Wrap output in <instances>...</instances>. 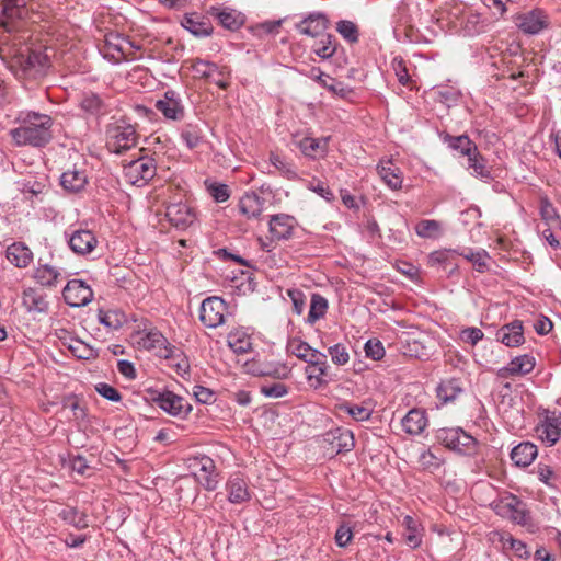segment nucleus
<instances>
[{
	"mask_svg": "<svg viewBox=\"0 0 561 561\" xmlns=\"http://www.w3.org/2000/svg\"><path fill=\"white\" fill-rule=\"evenodd\" d=\"M13 122L18 126L9 130V136L16 147L43 148L53 139L54 119L48 114L22 110Z\"/></svg>",
	"mask_w": 561,
	"mask_h": 561,
	"instance_id": "obj_1",
	"label": "nucleus"
},
{
	"mask_svg": "<svg viewBox=\"0 0 561 561\" xmlns=\"http://www.w3.org/2000/svg\"><path fill=\"white\" fill-rule=\"evenodd\" d=\"M138 134L136 127L126 121H118L106 127V148L110 152L122 154L136 147Z\"/></svg>",
	"mask_w": 561,
	"mask_h": 561,
	"instance_id": "obj_2",
	"label": "nucleus"
},
{
	"mask_svg": "<svg viewBox=\"0 0 561 561\" xmlns=\"http://www.w3.org/2000/svg\"><path fill=\"white\" fill-rule=\"evenodd\" d=\"M49 66L50 60L46 49H28L27 54H20L13 65L18 76L30 79L44 76Z\"/></svg>",
	"mask_w": 561,
	"mask_h": 561,
	"instance_id": "obj_3",
	"label": "nucleus"
},
{
	"mask_svg": "<svg viewBox=\"0 0 561 561\" xmlns=\"http://www.w3.org/2000/svg\"><path fill=\"white\" fill-rule=\"evenodd\" d=\"M31 0H0V25L7 32H14L20 24L30 18Z\"/></svg>",
	"mask_w": 561,
	"mask_h": 561,
	"instance_id": "obj_4",
	"label": "nucleus"
},
{
	"mask_svg": "<svg viewBox=\"0 0 561 561\" xmlns=\"http://www.w3.org/2000/svg\"><path fill=\"white\" fill-rule=\"evenodd\" d=\"M123 172L127 183L141 187L154 178L157 164L152 157L142 156L125 164Z\"/></svg>",
	"mask_w": 561,
	"mask_h": 561,
	"instance_id": "obj_5",
	"label": "nucleus"
},
{
	"mask_svg": "<svg viewBox=\"0 0 561 561\" xmlns=\"http://www.w3.org/2000/svg\"><path fill=\"white\" fill-rule=\"evenodd\" d=\"M438 438L450 450L462 455L476 453L477 440L462 428H444L439 431Z\"/></svg>",
	"mask_w": 561,
	"mask_h": 561,
	"instance_id": "obj_6",
	"label": "nucleus"
},
{
	"mask_svg": "<svg viewBox=\"0 0 561 561\" xmlns=\"http://www.w3.org/2000/svg\"><path fill=\"white\" fill-rule=\"evenodd\" d=\"M495 512L515 524L522 526L530 525V513L527 510V505L515 495L511 494L501 499L495 504Z\"/></svg>",
	"mask_w": 561,
	"mask_h": 561,
	"instance_id": "obj_7",
	"label": "nucleus"
},
{
	"mask_svg": "<svg viewBox=\"0 0 561 561\" xmlns=\"http://www.w3.org/2000/svg\"><path fill=\"white\" fill-rule=\"evenodd\" d=\"M227 306L222 298L213 296L203 300L199 320L207 328H217L224 323Z\"/></svg>",
	"mask_w": 561,
	"mask_h": 561,
	"instance_id": "obj_8",
	"label": "nucleus"
},
{
	"mask_svg": "<svg viewBox=\"0 0 561 561\" xmlns=\"http://www.w3.org/2000/svg\"><path fill=\"white\" fill-rule=\"evenodd\" d=\"M65 236L70 250L78 255L90 254L98 245V239L90 229H69Z\"/></svg>",
	"mask_w": 561,
	"mask_h": 561,
	"instance_id": "obj_9",
	"label": "nucleus"
},
{
	"mask_svg": "<svg viewBox=\"0 0 561 561\" xmlns=\"http://www.w3.org/2000/svg\"><path fill=\"white\" fill-rule=\"evenodd\" d=\"M62 297L70 307L87 306L93 298V291L89 285L81 279H71L62 290Z\"/></svg>",
	"mask_w": 561,
	"mask_h": 561,
	"instance_id": "obj_10",
	"label": "nucleus"
},
{
	"mask_svg": "<svg viewBox=\"0 0 561 561\" xmlns=\"http://www.w3.org/2000/svg\"><path fill=\"white\" fill-rule=\"evenodd\" d=\"M538 437L548 446H553L561 434V411L545 412V417L537 426Z\"/></svg>",
	"mask_w": 561,
	"mask_h": 561,
	"instance_id": "obj_11",
	"label": "nucleus"
},
{
	"mask_svg": "<svg viewBox=\"0 0 561 561\" xmlns=\"http://www.w3.org/2000/svg\"><path fill=\"white\" fill-rule=\"evenodd\" d=\"M515 23L525 34L536 35L549 26V16L540 9L516 15Z\"/></svg>",
	"mask_w": 561,
	"mask_h": 561,
	"instance_id": "obj_12",
	"label": "nucleus"
},
{
	"mask_svg": "<svg viewBox=\"0 0 561 561\" xmlns=\"http://www.w3.org/2000/svg\"><path fill=\"white\" fill-rule=\"evenodd\" d=\"M194 466L198 470L194 473L198 483L208 491H214L218 485L216 466L210 457L202 456L194 459Z\"/></svg>",
	"mask_w": 561,
	"mask_h": 561,
	"instance_id": "obj_13",
	"label": "nucleus"
},
{
	"mask_svg": "<svg viewBox=\"0 0 561 561\" xmlns=\"http://www.w3.org/2000/svg\"><path fill=\"white\" fill-rule=\"evenodd\" d=\"M137 344L147 351L154 352L157 355L161 357L168 358L170 356V350L168 348V340L160 331L156 329H150L149 331L146 332H139Z\"/></svg>",
	"mask_w": 561,
	"mask_h": 561,
	"instance_id": "obj_14",
	"label": "nucleus"
},
{
	"mask_svg": "<svg viewBox=\"0 0 561 561\" xmlns=\"http://www.w3.org/2000/svg\"><path fill=\"white\" fill-rule=\"evenodd\" d=\"M154 402L159 405L160 409L173 416L187 415L192 410V407L185 401L184 398L171 391L159 393V396L154 398Z\"/></svg>",
	"mask_w": 561,
	"mask_h": 561,
	"instance_id": "obj_15",
	"label": "nucleus"
},
{
	"mask_svg": "<svg viewBox=\"0 0 561 561\" xmlns=\"http://www.w3.org/2000/svg\"><path fill=\"white\" fill-rule=\"evenodd\" d=\"M297 227L295 217L287 214L273 215L268 221V230L274 240H287Z\"/></svg>",
	"mask_w": 561,
	"mask_h": 561,
	"instance_id": "obj_16",
	"label": "nucleus"
},
{
	"mask_svg": "<svg viewBox=\"0 0 561 561\" xmlns=\"http://www.w3.org/2000/svg\"><path fill=\"white\" fill-rule=\"evenodd\" d=\"M328 141L329 138L299 137L298 135L293 137V144L310 159L324 157L328 151Z\"/></svg>",
	"mask_w": 561,
	"mask_h": 561,
	"instance_id": "obj_17",
	"label": "nucleus"
},
{
	"mask_svg": "<svg viewBox=\"0 0 561 561\" xmlns=\"http://www.w3.org/2000/svg\"><path fill=\"white\" fill-rule=\"evenodd\" d=\"M165 216L170 224L179 229H186L196 219L195 211L184 203H173L167 207Z\"/></svg>",
	"mask_w": 561,
	"mask_h": 561,
	"instance_id": "obj_18",
	"label": "nucleus"
},
{
	"mask_svg": "<svg viewBox=\"0 0 561 561\" xmlns=\"http://www.w3.org/2000/svg\"><path fill=\"white\" fill-rule=\"evenodd\" d=\"M535 358L530 355H522L513 358L507 366L496 370L497 378L507 379L513 376L529 374L535 368Z\"/></svg>",
	"mask_w": 561,
	"mask_h": 561,
	"instance_id": "obj_19",
	"label": "nucleus"
},
{
	"mask_svg": "<svg viewBox=\"0 0 561 561\" xmlns=\"http://www.w3.org/2000/svg\"><path fill=\"white\" fill-rule=\"evenodd\" d=\"M226 490L228 492V500L230 503L241 504L250 501L251 499L248 482L240 473L230 476L226 483Z\"/></svg>",
	"mask_w": 561,
	"mask_h": 561,
	"instance_id": "obj_20",
	"label": "nucleus"
},
{
	"mask_svg": "<svg viewBox=\"0 0 561 561\" xmlns=\"http://www.w3.org/2000/svg\"><path fill=\"white\" fill-rule=\"evenodd\" d=\"M496 340L508 347L522 345L525 341L522 321L515 320L500 328L496 332Z\"/></svg>",
	"mask_w": 561,
	"mask_h": 561,
	"instance_id": "obj_21",
	"label": "nucleus"
},
{
	"mask_svg": "<svg viewBox=\"0 0 561 561\" xmlns=\"http://www.w3.org/2000/svg\"><path fill=\"white\" fill-rule=\"evenodd\" d=\"M22 305L30 313H47L49 309L46 295L33 287L23 290Z\"/></svg>",
	"mask_w": 561,
	"mask_h": 561,
	"instance_id": "obj_22",
	"label": "nucleus"
},
{
	"mask_svg": "<svg viewBox=\"0 0 561 561\" xmlns=\"http://www.w3.org/2000/svg\"><path fill=\"white\" fill-rule=\"evenodd\" d=\"M296 28L304 35L319 37L327 34L325 30L328 28V20L324 14L311 13L296 24Z\"/></svg>",
	"mask_w": 561,
	"mask_h": 561,
	"instance_id": "obj_23",
	"label": "nucleus"
},
{
	"mask_svg": "<svg viewBox=\"0 0 561 561\" xmlns=\"http://www.w3.org/2000/svg\"><path fill=\"white\" fill-rule=\"evenodd\" d=\"M324 440L332 445L335 453L351 451L355 446L353 433L345 428H335L324 435Z\"/></svg>",
	"mask_w": 561,
	"mask_h": 561,
	"instance_id": "obj_24",
	"label": "nucleus"
},
{
	"mask_svg": "<svg viewBox=\"0 0 561 561\" xmlns=\"http://www.w3.org/2000/svg\"><path fill=\"white\" fill-rule=\"evenodd\" d=\"M181 25L197 37H205L213 33L210 21L196 12L185 14Z\"/></svg>",
	"mask_w": 561,
	"mask_h": 561,
	"instance_id": "obj_25",
	"label": "nucleus"
},
{
	"mask_svg": "<svg viewBox=\"0 0 561 561\" xmlns=\"http://www.w3.org/2000/svg\"><path fill=\"white\" fill-rule=\"evenodd\" d=\"M156 108L169 119L179 121L184 116V107L173 91H167L164 98L156 102Z\"/></svg>",
	"mask_w": 561,
	"mask_h": 561,
	"instance_id": "obj_26",
	"label": "nucleus"
},
{
	"mask_svg": "<svg viewBox=\"0 0 561 561\" xmlns=\"http://www.w3.org/2000/svg\"><path fill=\"white\" fill-rule=\"evenodd\" d=\"M310 76L328 91L342 99L347 98L353 92L348 85L343 82L335 81L329 75L322 72L320 68H312L310 70Z\"/></svg>",
	"mask_w": 561,
	"mask_h": 561,
	"instance_id": "obj_27",
	"label": "nucleus"
},
{
	"mask_svg": "<svg viewBox=\"0 0 561 561\" xmlns=\"http://www.w3.org/2000/svg\"><path fill=\"white\" fill-rule=\"evenodd\" d=\"M265 199L255 192L245 193L239 201L240 213L248 219H254L261 216L264 210Z\"/></svg>",
	"mask_w": 561,
	"mask_h": 561,
	"instance_id": "obj_28",
	"label": "nucleus"
},
{
	"mask_svg": "<svg viewBox=\"0 0 561 561\" xmlns=\"http://www.w3.org/2000/svg\"><path fill=\"white\" fill-rule=\"evenodd\" d=\"M377 172L381 180L391 190H399L402 186L403 175L399 167L392 160H381L377 165Z\"/></svg>",
	"mask_w": 561,
	"mask_h": 561,
	"instance_id": "obj_29",
	"label": "nucleus"
},
{
	"mask_svg": "<svg viewBox=\"0 0 561 561\" xmlns=\"http://www.w3.org/2000/svg\"><path fill=\"white\" fill-rule=\"evenodd\" d=\"M8 261L19 268L27 267L34 259L32 250L23 242H14L7 248Z\"/></svg>",
	"mask_w": 561,
	"mask_h": 561,
	"instance_id": "obj_30",
	"label": "nucleus"
},
{
	"mask_svg": "<svg viewBox=\"0 0 561 561\" xmlns=\"http://www.w3.org/2000/svg\"><path fill=\"white\" fill-rule=\"evenodd\" d=\"M33 278L41 286L56 287L64 279V276L57 267L47 263L42 264L39 260L38 266L33 272Z\"/></svg>",
	"mask_w": 561,
	"mask_h": 561,
	"instance_id": "obj_31",
	"label": "nucleus"
},
{
	"mask_svg": "<svg viewBox=\"0 0 561 561\" xmlns=\"http://www.w3.org/2000/svg\"><path fill=\"white\" fill-rule=\"evenodd\" d=\"M88 183V176L83 170L78 169L76 165L73 169L65 171L60 176V184L64 190L77 193L84 188Z\"/></svg>",
	"mask_w": 561,
	"mask_h": 561,
	"instance_id": "obj_32",
	"label": "nucleus"
},
{
	"mask_svg": "<svg viewBox=\"0 0 561 561\" xmlns=\"http://www.w3.org/2000/svg\"><path fill=\"white\" fill-rule=\"evenodd\" d=\"M401 423L405 433L419 435L427 425L426 413L420 409H412L405 414Z\"/></svg>",
	"mask_w": 561,
	"mask_h": 561,
	"instance_id": "obj_33",
	"label": "nucleus"
},
{
	"mask_svg": "<svg viewBox=\"0 0 561 561\" xmlns=\"http://www.w3.org/2000/svg\"><path fill=\"white\" fill-rule=\"evenodd\" d=\"M442 140L448 146L449 149L456 151L461 157L471 156L478 148L477 145L467 135L451 136L449 134H444L442 136Z\"/></svg>",
	"mask_w": 561,
	"mask_h": 561,
	"instance_id": "obj_34",
	"label": "nucleus"
},
{
	"mask_svg": "<svg viewBox=\"0 0 561 561\" xmlns=\"http://www.w3.org/2000/svg\"><path fill=\"white\" fill-rule=\"evenodd\" d=\"M210 14L227 30H238L244 22L243 15L237 10L229 8H210Z\"/></svg>",
	"mask_w": 561,
	"mask_h": 561,
	"instance_id": "obj_35",
	"label": "nucleus"
},
{
	"mask_svg": "<svg viewBox=\"0 0 561 561\" xmlns=\"http://www.w3.org/2000/svg\"><path fill=\"white\" fill-rule=\"evenodd\" d=\"M537 446L530 442L520 443L511 451L512 461L518 467H528L537 457Z\"/></svg>",
	"mask_w": 561,
	"mask_h": 561,
	"instance_id": "obj_36",
	"label": "nucleus"
},
{
	"mask_svg": "<svg viewBox=\"0 0 561 561\" xmlns=\"http://www.w3.org/2000/svg\"><path fill=\"white\" fill-rule=\"evenodd\" d=\"M328 362L316 363V365H307L306 375L310 386L318 389L329 382Z\"/></svg>",
	"mask_w": 561,
	"mask_h": 561,
	"instance_id": "obj_37",
	"label": "nucleus"
},
{
	"mask_svg": "<svg viewBox=\"0 0 561 561\" xmlns=\"http://www.w3.org/2000/svg\"><path fill=\"white\" fill-rule=\"evenodd\" d=\"M79 106L82 111L93 116H100L107 113V106L104 101L100 95L93 92L83 93L80 99Z\"/></svg>",
	"mask_w": 561,
	"mask_h": 561,
	"instance_id": "obj_38",
	"label": "nucleus"
},
{
	"mask_svg": "<svg viewBox=\"0 0 561 561\" xmlns=\"http://www.w3.org/2000/svg\"><path fill=\"white\" fill-rule=\"evenodd\" d=\"M191 69L196 77L202 79H210L215 75L222 76L226 73V67L219 68L216 64L199 58L192 60Z\"/></svg>",
	"mask_w": 561,
	"mask_h": 561,
	"instance_id": "obj_39",
	"label": "nucleus"
},
{
	"mask_svg": "<svg viewBox=\"0 0 561 561\" xmlns=\"http://www.w3.org/2000/svg\"><path fill=\"white\" fill-rule=\"evenodd\" d=\"M180 137L188 149H195L204 141L202 127L193 123L183 125Z\"/></svg>",
	"mask_w": 561,
	"mask_h": 561,
	"instance_id": "obj_40",
	"label": "nucleus"
},
{
	"mask_svg": "<svg viewBox=\"0 0 561 561\" xmlns=\"http://www.w3.org/2000/svg\"><path fill=\"white\" fill-rule=\"evenodd\" d=\"M468 169L471 170V174L482 180H491V169L488 167L485 158L480 153L479 149L476 152L467 157Z\"/></svg>",
	"mask_w": 561,
	"mask_h": 561,
	"instance_id": "obj_41",
	"label": "nucleus"
},
{
	"mask_svg": "<svg viewBox=\"0 0 561 561\" xmlns=\"http://www.w3.org/2000/svg\"><path fill=\"white\" fill-rule=\"evenodd\" d=\"M319 37L312 45L313 53L322 59L332 57L337 47L336 38L331 34H323Z\"/></svg>",
	"mask_w": 561,
	"mask_h": 561,
	"instance_id": "obj_42",
	"label": "nucleus"
},
{
	"mask_svg": "<svg viewBox=\"0 0 561 561\" xmlns=\"http://www.w3.org/2000/svg\"><path fill=\"white\" fill-rule=\"evenodd\" d=\"M229 347L238 354L248 353L252 348V342L249 334L242 330H234L227 337Z\"/></svg>",
	"mask_w": 561,
	"mask_h": 561,
	"instance_id": "obj_43",
	"label": "nucleus"
},
{
	"mask_svg": "<svg viewBox=\"0 0 561 561\" xmlns=\"http://www.w3.org/2000/svg\"><path fill=\"white\" fill-rule=\"evenodd\" d=\"M98 319L110 330H117L126 322V316L118 309L99 310Z\"/></svg>",
	"mask_w": 561,
	"mask_h": 561,
	"instance_id": "obj_44",
	"label": "nucleus"
},
{
	"mask_svg": "<svg viewBox=\"0 0 561 561\" xmlns=\"http://www.w3.org/2000/svg\"><path fill=\"white\" fill-rule=\"evenodd\" d=\"M414 230L420 238L436 239L442 234V225L434 219H423L415 225Z\"/></svg>",
	"mask_w": 561,
	"mask_h": 561,
	"instance_id": "obj_45",
	"label": "nucleus"
},
{
	"mask_svg": "<svg viewBox=\"0 0 561 561\" xmlns=\"http://www.w3.org/2000/svg\"><path fill=\"white\" fill-rule=\"evenodd\" d=\"M327 310L328 300L319 294H313L311 296L310 310L307 318L308 322L312 324L323 318Z\"/></svg>",
	"mask_w": 561,
	"mask_h": 561,
	"instance_id": "obj_46",
	"label": "nucleus"
},
{
	"mask_svg": "<svg viewBox=\"0 0 561 561\" xmlns=\"http://www.w3.org/2000/svg\"><path fill=\"white\" fill-rule=\"evenodd\" d=\"M437 397L444 403L454 401L461 392L458 381L455 379L445 380L437 387Z\"/></svg>",
	"mask_w": 561,
	"mask_h": 561,
	"instance_id": "obj_47",
	"label": "nucleus"
},
{
	"mask_svg": "<svg viewBox=\"0 0 561 561\" xmlns=\"http://www.w3.org/2000/svg\"><path fill=\"white\" fill-rule=\"evenodd\" d=\"M403 526L408 531L407 535L404 536L405 542L413 549L420 547L422 543V537L417 530L416 520L413 517L407 515L403 518Z\"/></svg>",
	"mask_w": 561,
	"mask_h": 561,
	"instance_id": "obj_48",
	"label": "nucleus"
},
{
	"mask_svg": "<svg viewBox=\"0 0 561 561\" xmlns=\"http://www.w3.org/2000/svg\"><path fill=\"white\" fill-rule=\"evenodd\" d=\"M270 162L288 180L298 178L295 165L277 153L270 154Z\"/></svg>",
	"mask_w": 561,
	"mask_h": 561,
	"instance_id": "obj_49",
	"label": "nucleus"
},
{
	"mask_svg": "<svg viewBox=\"0 0 561 561\" xmlns=\"http://www.w3.org/2000/svg\"><path fill=\"white\" fill-rule=\"evenodd\" d=\"M341 412L352 416L355 421H367L371 416V410L364 404L342 403L339 407Z\"/></svg>",
	"mask_w": 561,
	"mask_h": 561,
	"instance_id": "obj_50",
	"label": "nucleus"
},
{
	"mask_svg": "<svg viewBox=\"0 0 561 561\" xmlns=\"http://www.w3.org/2000/svg\"><path fill=\"white\" fill-rule=\"evenodd\" d=\"M460 255L473 264L479 272H484L488 268V260L490 259L485 250L473 251L471 249L463 250Z\"/></svg>",
	"mask_w": 561,
	"mask_h": 561,
	"instance_id": "obj_51",
	"label": "nucleus"
},
{
	"mask_svg": "<svg viewBox=\"0 0 561 561\" xmlns=\"http://www.w3.org/2000/svg\"><path fill=\"white\" fill-rule=\"evenodd\" d=\"M500 540L503 543V548L513 550L517 557H529V551L527 550L526 545L522 540L515 539L508 534L501 535Z\"/></svg>",
	"mask_w": 561,
	"mask_h": 561,
	"instance_id": "obj_52",
	"label": "nucleus"
},
{
	"mask_svg": "<svg viewBox=\"0 0 561 561\" xmlns=\"http://www.w3.org/2000/svg\"><path fill=\"white\" fill-rule=\"evenodd\" d=\"M336 31L342 35L344 39L350 43H357L359 32L357 25L348 20H342L337 22Z\"/></svg>",
	"mask_w": 561,
	"mask_h": 561,
	"instance_id": "obj_53",
	"label": "nucleus"
},
{
	"mask_svg": "<svg viewBox=\"0 0 561 561\" xmlns=\"http://www.w3.org/2000/svg\"><path fill=\"white\" fill-rule=\"evenodd\" d=\"M62 408L72 412L73 419L77 421L84 420L87 416L85 408L81 400L76 396L66 397L62 400Z\"/></svg>",
	"mask_w": 561,
	"mask_h": 561,
	"instance_id": "obj_54",
	"label": "nucleus"
},
{
	"mask_svg": "<svg viewBox=\"0 0 561 561\" xmlns=\"http://www.w3.org/2000/svg\"><path fill=\"white\" fill-rule=\"evenodd\" d=\"M286 350L288 353L302 360L307 357V353L311 350V346L298 337H291L287 342Z\"/></svg>",
	"mask_w": 561,
	"mask_h": 561,
	"instance_id": "obj_55",
	"label": "nucleus"
},
{
	"mask_svg": "<svg viewBox=\"0 0 561 561\" xmlns=\"http://www.w3.org/2000/svg\"><path fill=\"white\" fill-rule=\"evenodd\" d=\"M328 353L331 356V360L339 366L346 365L350 360V354L346 345L342 343L334 344L328 348Z\"/></svg>",
	"mask_w": 561,
	"mask_h": 561,
	"instance_id": "obj_56",
	"label": "nucleus"
},
{
	"mask_svg": "<svg viewBox=\"0 0 561 561\" xmlns=\"http://www.w3.org/2000/svg\"><path fill=\"white\" fill-rule=\"evenodd\" d=\"M205 184L208 193L217 203H224L230 197V190L228 185L215 182L208 183V181H206Z\"/></svg>",
	"mask_w": 561,
	"mask_h": 561,
	"instance_id": "obj_57",
	"label": "nucleus"
},
{
	"mask_svg": "<svg viewBox=\"0 0 561 561\" xmlns=\"http://www.w3.org/2000/svg\"><path fill=\"white\" fill-rule=\"evenodd\" d=\"M261 393L267 398H282L288 393V388L282 382H274L272 385H263L261 387Z\"/></svg>",
	"mask_w": 561,
	"mask_h": 561,
	"instance_id": "obj_58",
	"label": "nucleus"
},
{
	"mask_svg": "<svg viewBox=\"0 0 561 561\" xmlns=\"http://www.w3.org/2000/svg\"><path fill=\"white\" fill-rule=\"evenodd\" d=\"M440 459L437 458L431 450L423 451L419 457V465L424 470H436L440 467Z\"/></svg>",
	"mask_w": 561,
	"mask_h": 561,
	"instance_id": "obj_59",
	"label": "nucleus"
},
{
	"mask_svg": "<svg viewBox=\"0 0 561 561\" xmlns=\"http://www.w3.org/2000/svg\"><path fill=\"white\" fill-rule=\"evenodd\" d=\"M366 356L379 360L385 356V347L378 340H368L365 344Z\"/></svg>",
	"mask_w": 561,
	"mask_h": 561,
	"instance_id": "obj_60",
	"label": "nucleus"
},
{
	"mask_svg": "<svg viewBox=\"0 0 561 561\" xmlns=\"http://www.w3.org/2000/svg\"><path fill=\"white\" fill-rule=\"evenodd\" d=\"M95 390L100 396L112 402H119L122 400L119 391L108 383L100 382L95 386Z\"/></svg>",
	"mask_w": 561,
	"mask_h": 561,
	"instance_id": "obj_61",
	"label": "nucleus"
},
{
	"mask_svg": "<svg viewBox=\"0 0 561 561\" xmlns=\"http://www.w3.org/2000/svg\"><path fill=\"white\" fill-rule=\"evenodd\" d=\"M353 538V531L347 523H342L335 533V542L339 547H346Z\"/></svg>",
	"mask_w": 561,
	"mask_h": 561,
	"instance_id": "obj_62",
	"label": "nucleus"
},
{
	"mask_svg": "<svg viewBox=\"0 0 561 561\" xmlns=\"http://www.w3.org/2000/svg\"><path fill=\"white\" fill-rule=\"evenodd\" d=\"M59 517H61L68 524H71V525H73V526H76L78 528L85 526V524L83 523L82 516L73 507H66V508H64L59 513Z\"/></svg>",
	"mask_w": 561,
	"mask_h": 561,
	"instance_id": "obj_63",
	"label": "nucleus"
},
{
	"mask_svg": "<svg viewBox=\"0 0 561 561\" xmlns=\"http://www.w3.org/2000/svg\"><path fill=\"white\" fill-rule=\"evenodd\" d=\"M483 337L484 333L482 330L476 327L466 328L460 332V339L471 345L478 344Z\"/></svg>",
	"mask_w": 561,
	"mask_h": 561,
	"instance_id": "obj_64",
	"label": "nucleus"
}]
</instances>
